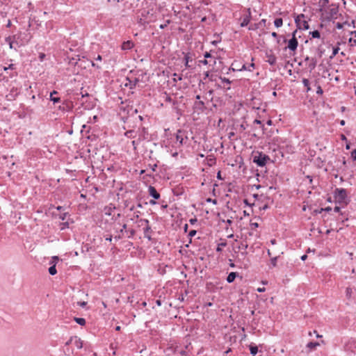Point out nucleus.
Wrapping results in <instances>:
<instances>
[{
	"label": "nucleus",
	"instance_id": "obj_1",
	"mask_svg": "<svg viewBox=\"0 0 356 356\" xmlns=\"http://www.w3.org/2000/svg\"><path fill=\"white\" fill-rule=\"evenodd\" d=\"M270 161V157L263 152H257L256 154L253 156V163H256L259 167L265 166Z\"/></svg>",
	"mask_w": 356,
	"mask_h": 356
},
{
	"label": "nucleus",
	"instance_id": "obj_2",
	"mask_svg": "<svg viewBox=\"0 0 356 356\" xmlns=\"http://www.w3.org/2000/svg\"><path fill=\"white\" fill-rule=\"evenodd\" d=\"M325 12L326 15L325 18L327 20L336 19L339 12V6L337 4L332 3L330 6L327 7V10H325Z\"/></svg>",
	"mask_w": 356,
	"mask_h": 356
},
{
	"label": "nucleus",
	"instance_id": "obj_3",
	"mask_svg": "<svg viewBox=\"0 0 356 356\" xmlns=\"http://www.w3.org/2000/svg\"><path fill=\"white\" fill-rule=\"evenodd\" d=\"M334 195L335 200L339 202H344L347 198V193L344 188H336Z\"/></svg>",
	"mask_w": 356,
	"mask_h": 356
},
{
	"label": "nucleus",
	"instance_id": "obj_4",
	"mask_svg": "<svg viewBox=\"0 0 356 356\" xmlns=\"http://www.w3.org/2000/svg\"><path fill=\"white\" fill-rule=\"evenodd\" d=\"M304 17H305L304 14H300V15H297L295 18V23H296L298 29L307 30L309 29L308 22L305 20H303V21L300 20L301 18H304Z\"/></svg>",
	"mask_w": 356,
	"mask_h": 356
},
{
	"label": "nucleus",
	"instance_id": "obj_5",
	"mask_svg": "<svg viewBox=\"0 0 356 356\" xmlns=\"http://www.w3.org/2000/svg\"><path fill=\"white\" fill-rule=\"evenodd\" d=\"M297 32H298V31L295 30L292 33V38L288 41L287 48L290 51H293V52H295L296 51L298 45V42L296 38Z\"/></svg>",
	"mask_w": 356,
	"mask_h": 356
},
{
	"label": "nucleus",
	"instance_id": "obj_6",
	"mask_svg": "<svg viewBox=\"0 0 356 356\" xmlns=\"http://www.w3.org/2000/svg\"><path fill=\"white\" fill-rule=\"evenodd\" d=\"M266 61L270 65L273 66L277 63V58L274 54L273 50H268L266 51Z\"/></svg>",
	"mask_w": 356,
	"mask_h": 356
},
{
	"label": "nucleus",
	"instance_id": "obj_7",
	"mask_svg": "<svg viewBox=\"0 0 356 356\" xmlns=\"http://www.w3.org/2000/svg\"><path fill=\"white\" fill-rule=\"evenodd\" d=\"M305 61L309 63L308 67L309 68L310 71H312L316 68L318 63L316 57L306 56L305 58Z\"/></svg>",
	"mask_w": 356,
	"mask_h": 356
},
{
	"label": "nucleus",
	"instance_id": "obj_8",
	"mask_svg": "<svg viewBox=\"0 0 356 356\" xmlns=\"http://www.w3.org/2000/svg\"><path fill=\"white\" fill-rule=\"evenodd\" d=\"M356 349V340L350 339L344 345L346 351L353 352Z\"/></svg>",
	"mask_w": 356,
	"mask_h": 356
},
{
	"label": "nucleus",
	"instance_id": "obj_9",
	"mask_svg": "<svg viewBox=\"0 0 356 356\" xmlns=\"http://www.w3.org/2000/svg\"><path fill=\"white\" fill-rule=\"evenodd\" d=\"M251 19V13L250 9L249 8L248 10V14L244 15L242 19V22L241 23V26L244 27L246 26L250 22Z\"/></svg>",
	"mask_w": 356,
	"mask_h": 356
},
{
	"label": "nucleus",
	"instance_id": "obj_10",
	"mask_svg": "<svg viewBox=\"0 0 356 356\" xmlns=\"http://www.w3.org/2000/svg\"><path fill=\"white\" fill-rule=\"evenodd\" d=\"M16 35L8 36L6 38L5 41L9 44L10 49H15L16 50V47L13 46L15 43L18 44V42L15 41Z\"/></svg>",
	"mask_w": 356,
	"mask_h": 356
},
{
	"label": "nucleus",
	"instance_id": "obj_11",
	"mask_svg": "<svg viewBox=\"0 0 356 356\" xmlns=\"http://www.w3.org/2000/svg\"><path fill=\"white\" fill-rule=\"evenodd\" d=\"M149 194L152 196L154 200H158L160 198V194L157 192L156 189L152 186H149Z\"/></svg>",
	"mask_w": 356,
	"mask_h": 356
},
{
	"label": "nucleus",
	"instance_id": "obj_12",
	"mask_svg": "<svg viewBox=\"0 0 356 356\" xmlns=\"http://www.w3.org/2000/svg\"><path fill=\"white\" fill-rule=\"evenodd\" d=\"M73 107V104L70 102H66L63 103L62 105L59 106V109L63 111H70Z\"/></svg>",
	"mask_w": 356,
	"mask_h": 356
},
{
	"label": "nucleus",
	"instance_id": "obj_13",
	"mask_svg": "<svg viewBox=\"0 0 356 356\" xmlns=\"http://www.w3.org/2000/svg\"><path fill=\"white\" fill-rule=\"evenodd\" d=\"M137 132L138 134V140H142L147 138V131L145 127L139 129Z\"/></svg>",
	"mask_w": 356,
	"mask_h": 356
},
{
	"label": "nucleus",
	"instance_id": "obj_14",
	"mask_svg": "<svg viewBox=\"0 0 356 356\" xmlns=\"http://www.w3.org/2000/svg\"><path fill=\"white\" fill-rule=\"evenodd\" d=\"M185 133L184 131L179 129L177 131V133L176 134V139L177 141L179 143L180 145H183L184 143V137Z\"/></svg>",
	"mask_w": 356,
	"mask_h": 356
},
{
	"label": "nucleus",
	"instance_id": "obj_15",
	"mask_svg": "<svg viewBox=\"0 0 356 356\" xmlns=\"http://www.w3.org/2000/svg\"><path fill=\"white\" fill-rule=\"evenodd\" d=\"M194 106L196 109L203 111L206 108L204 102L202 100L195 101L194 103Z\"/></svg>",
	"mask_w": 356,
	"mask_h": 356
},
{
	"label": "nucleus",
	"instance_id": "obj_16",
	"mask_svg": "<svg viewBox=\"0 0 356 356\" xmlns=\"http://www.w3.org/2000/svg\"><path fill=\"white\" fill-rule=\"evenodd\" d=\"M134 47V43L131 40H127L122 44L121 48L122 50H129Z\"/></svg>",
	"mask_w": 356,
	"mask_h": 356
},
{
	"label": "nucleus",
	"instance_id": "obj_17",
	"mask_svg": "<svg viewBox=\"0 0 356 356\" xmlns=\"http://www.w3.org/2000/svg\"><path fill=\"white\" fill-rule=\"evenodd\" d=\"M325 53V49H323V47L321 44L319 45L316 49V56L315 57L318 58H321Z\"/></svg>",
	"mask_w": 356,
	"mask_h": 356
},
{
	"label": "nucleus",
	"instance_id": "obj_18",
	"mask_svg": "<svg viewBox=\"0 0 356 356\" xmlns=\"http://www.w3.org/2000/svg\"><path fill=\"white\" fill-rule=\"evenodd\" d=\"M319 11L322 12L325 10L327 4L329 3V0H319Z\"/></svg>",
	"mask_w": 356,
	"mask_h": 356
},
{
	"label": "nucleus",
	"instance_id": "obj_19",
	"mask_svg": "<svg viewBox=\"0 0 356 356\" xmlns=\"http://www.w3.org/2000/svg\"><path fill=\"white\" fill-rule=\"evenodd\" d=\"M238 275V273L236 272H231L228 276L227 277V282L228 283H232L234 281L235 278Z\"/></svg>",
	"mask_w": 356,
	"mask_h": 356
},
{
	"label": "nucleus",
	"instance_id": "obj_20",
	"mask_svg": "<svg viewBox=\"0 0 356 356\" xmlns=\"http://www.w3.org/2000/svg\"><path fill=\"white\" fill-rule=\"evenodd\" d=\"M152 231L151 227L149 225L145 226L144 227V236L147 238L148 240H151V236L149 234V233Z\"/></svg>",
	"mask_w": 356,
	"mask_h": 356
},
{
	"label": "nucleus",
	"instance_id": "obj_21",
	"mask_svg": "<svg viewBox=\"0 0 356 356\" xmlns=\"http://www.w3.org/2000/svg\"><path fill=\"white\" fill-rule=\"evenodd\" d=\"M58 94V92L56 90H54L50 93V100L52 101L54 103L59 102L60 99V97H56V96H54V95Z\"/></svg>",
	"mask_w": 356,
	"mask_h": 356
},
{
	"label": "nucleus",
	"instance_id": "obj_22",
	"mask_svg": "<svg viewBox=\"0 0 356 356\" xmlns=\"http://www.w3.org/2000/svg\"><path fill=\"white\" fill-rule=\"evenodd\" d=\"M127 228V225L124 224L122 228L120 230L119 234L114 237L115 241H118L122 238L123 232Z\"/></svg>",
	"mask_w": 356,
	"mask_h": 356
},
{
	"label": "nucleus",
	"instance_id": "obj_23",
	"mask_svg": "<svg viewBox=\"0 0 356 356\" xmlns=\"http://www.w3.org/2000/svg\"><path fill=\"white\" fill-rule=\"evenodd\" d=\"M124 134L127 138H134L136 137L138 132L135 130H129L126 131Z\"/></svg>",
	"mask_w": 356,
	"mask_h": 356
},
{
	"label": "nucleus",
	"instance_id": "obj_24",
	"mask_svg": "<svg viewBox=\"0 0 356 356\" xmlns=\"http://www.w3.org/2000/svg\"><path fill=\"white\" fill-rule=\"evenodd\" d=\"M74 345L76 346L78 349H81L83 347V342L81 340V339L78 338L77 337H74Z\"/></svg>",
	"mask_w": 356,
	"mask_h": 356
},
{
	"label": "nucleus",
	"instance_id": "obj_25",
	"mask_svg": "<svg viewBox=\"0 0 356 356\" xmlns=\"http://www.w3.org/2000/svg\"><path fill=\"white\" fill-rule=\"evenodd\" d=\"M353 293V289L351 287H347L346 289V297L348 300L352 299Z\"/></svg>",
	"mask_w": 356,
	"mask_h": 356
},
{
	"label": "nucleus",
	"instance_id": "obj_26",
	"mask_svg": "<svg viewBox=\"0 0 356 356\" xmlns=\"http://www.w3.org/2000/svg\"><path fill=\"white\" fill-rule=\"evenodd\" d=\"M320 344L318 342H313L310 341L307 343V347L309 348L310 350L315 349L317 346H318Z\"/></svg>",
	"mask_w": 356,
	"mask_h": 356
},
{
	"label": "nucleus",
	"instance_id": "obj_27",
	"mask_svg": "<svg viewBox=\"0 0 356 356\" xmlns=\"http://www.w3.org/2000/svg\"><path fill=\"white\" fill-rule=\"evenodd\" d=\"M283 24V20L282 18H277L274 21V25L275 27L279 28L281 27Z\"/></svg>",
	"mask_w": 356,
	"mask_h": 356
},
{
	"label": "nucleus",
	"instance_id": "obj_28",
	"mask_svg": "<svg viewBox=\"0 0 356 356\" xmlns=\"http://www.w3.org/2000/svg\"><path fill=\"white\" fill-rule=\"evenodd\" d=\"M49 273L51 275H54L56 274L57 270L56 268V263H54V264H53L49 268Z\"/></svg>",
	"mask_w": 356,
	"mask_h": 356
},
{
	"label": "nucleus",
	"instance_id": "obj_29",
	"mask_svg": "<svg viewBox=\"0 0 356 356\" xmlns=\"http://www.w3.org/2000/svg\"><path fill=\"white\" fill-rule=\"evenodd\" d=\"M74 319L80 325H86V320L83 318L74 317Z\"/></svg>",
	"mask_w": 356,
	"mask_h": 356
},
{
	"label": "nucleus",
	"instance_id": "obj_30",
	"mask_svg": "<svg viewBox=\"0 0 356 356\" xmlns=\"http://www.w3.org/2000/svg\"><path fill=\"white\" fill-rule=\"evenodd\" d=\"M136 222H138L139 223V226H147L149 225V222L148 220L147 219H140L138 220H137Z\"/></svg>",
	"mask_w": 356,
	"mask_h": 356
},
{
	"label": "nucleus",
	"instance_id": "obj_31",
	"mask_svg": "<svg viewBox=\"0 0 356 356\" xmlns=\"http://www.w3.org/2000/svg\"><path fill=\"white\" fill-rule=\"evenodd\" d=\"M309 35H311L313 38H319L321 37L320 32L317 30L311 31Z\"/></svg>",
	"mask_w": 356,
	"mask_h": 356
},
{
	"label": "nucleus",
	"instance_id": "obj_32",
	"mask_svg": "<svg viewBox=\"0 0 356 356\" xmlns=\"http://www.w3.org/2000/svg\"><path fill=\"white\" fill-rule=\"evenodd\" d=\"M302 83H303L304 86L307 88V92H308L311 90V88L309 87V81L307 79H303Z\"/></svg>",
	"mask_w": 356,
	"mask_h": 356
},
{
	"label": "nucleus",
	"instance_id": "obj_33",
	"mask_svg": "<svg viewBox=\"0 0 356 356\" xmlns=\"http://www.w3.org/2000/svg\"><path fill=\"white\" fill-rule=\"evenodd\" d=\"M184 60H185V66L186 67H191V65L188 64L189 60H191V57L188 54H187L184 56Z\"/></svg>",
	"mask_w": 356,
	"mask_h": 356
},
{
	"label": "nucleus",
	"instance_id": "obj_34",
	"mask_svg": "<svg viewBox=\"0 0 356 356\" xmlns=\"http://www.w3.org/2000/svg\"><path fill=\"white\" fill-rule=\"evenodd\" d=\"M250 353L252 355H255L257 353V352H258L257 346H251L250 347Z\"/></svg>",
	"mask_w": 356,
	"mask_h": 356
},
{
	"label": "nucleus",
	"instance_id": "obj_35",
	"mask_svg": "<svg viewBox=\"0 0 356 356\" xmlns=\"http://www.w3.org/2000/svg\"><path fill=\"white\" fill-rule=\"evenodd\" d=\"M164 98H165V101L166 102H169V103H171L172 102L173 104H175V102L172 100V99L171 98V97L170 95H168L167 93H165L164 94Z\"/></svg>",
	"mask_w": 356,
	"mask_h": 356
},
{
	"label": "nucleus",
	"instance_id": "obj_36",
	"mask_svg": "<svg viewBox=\"0 0 356 356\" xmlns=\"http://www.w3.org/2000/svg\"><path fill=\"white\" fill-rule=\"evenodd\" d=\"M227 245V243L226 242H222V243H220L218 244L217 248H216V251L217 252H222V247H225Z\"/></svg>",
	"mask_w": 356,
	"mask_h": 356
},
{
	"label": "nucleus",
	"instance_id": "obj_37",
	"mask_svg": "<svg viewBox=\"0 0 356 356\" xmlns=\"http://www.w3.org/2000/svg\"><path fill=\"white\" fill-rule=\"evenodd\" d=\"M346 24H347V25L350 26V24H349L348 22H344V23L337 22V23L336 24V28H337V29H342V28L343 27V26H344V25H346Z\"/></svg>",
	"mask_w": 356,
	"mask_h": 356
},
{
	"label": "nucleus",
	"instance_id": "obj_38",
	"mask_svg": "<svg viewBox=\"0 0 356 356\" xmlns=\"http://www.w3.org/2000/svg\"><path fill=\"white\" fill-rule=\"evenodd\" d=\"M339 48L338 47H333V49H332V56H330V58H332L334 56H335L338 52H339Z\"/></svg>",
	"mask_w": 356,
	"mask_h": 356
},
{
	"label": "nucleus",
	"instance_id": "obj_39",
	"mask_svg": "<svg viewBox=\"0 0 356 356\" xmlns=\"http://www.w3.org/2000/svg\"><path fill=\"white\" fill-rule=\"evenodd\" d=\"M259 24L258 23L257 24H251L250 26H249V30H257L259 28Z\"/></svg>",
	"mask_w": 356,
	"mask_h": 356
},
{
	"label": "nucleus",
	"instance_id": "obj_40",
	"mask_svg": "<svg viewBox=\"0 0 356 356\" xmlns=\"http://www.w3.org/2000/svg\"><path fill=\"white\" fill-rule=\"evenodd\" d=\"M277 258L278 257H274L270 259V263L273 267H275L277 266Z\"/></svg>",
	"mask_w": 356,
	"mask_h": 356
},
{
	"label": "nucleus",
	"instance_id": "obj_41",
	"mask_svg": "<svg viewBox=\"0 0 356 356\" xmlns=\"http://www.w3.org/2000/svg\"><path fill=\"white\" fill-rule=\"evenodd\" d=\"M141 214L140 211H136L134 213V218H131L132 220H134V218L138 219L140 217V215Z\"/></svg>",
	"mask_w": 356,
	"mask_h": 356
},
{
	"label": "nucleus",
	"instance_id": "obj_42",
	"mask_svg": "<svg viewBox=\"0 0 356 356\" xmlns=\"http://www.w3.org/2000/svg\"><path fill=\"white\" fill-rule=\"evenodd\" d=\"M129 81V86H130V88H132L134 86H136V83L138 82V80L137 79H136L134 80V81H131L130 80Z\"/></svg>",
	"mask_w": 356,
	"mask_h": 356
},
{
	"label": "nucleus",
	"instance_id": "obj_43",
	"mask_svg": "<svg viewBox=\"0 0 356 356\" xmlns=\"http://www.w3.org/2000/svg\"><path fill=\"white\" fill-rule=\"evenodd\" d=\"M127 232L129 233V235L128 236L129 238L133 237L135 235V230L131 229L127 231Z\"/></svg>",
	"mask_w": 356,
	"mask_h": 356
},
{
	"label": "nucleus",
	"instance_id": "obj_44",
	"mask_svg": "<svg viewBox=\"0 0 356 356\" xmlns=\"http://www.w3.org/2000/svg\"><path fill=\"white\" fill-rule=\"evenodd\" d=\"M140 140H138V139L137 140H133V141L131 142L132 145H133V147H134V149H136L137 145H138V143H139V142H140Z\"/></svg>",
	"mask_w": 356,
	"mask_h": 356
},
{
	"label": "nucleus",
	"instance_id": "obj_45",
	"mask_svg": "<svg viewBox=\"0 0 356 356\" xmlns=\"http://www.w3.org/2000/svg\"><path fill=\"white\" fill-rule=\"evenodd\" d=\"M58 257L57 256L52 257L51 264L53 265L54 263H57L58 261Z\"/></svg>",
	"mask_w": 356,
	"mask_h": 356
},
{
	"label": "nucleus",
	"instance_id": "obj_46",
	"mask_svg": "<svg viewBox=\"0 0 356 356\" xmlns=\"http://www.w3.org/2000/svg\"><path fill=\"white\" fill-rule=\"evenodd\" d=\"M323 211H326V212H330V211H332V208L330 207H325L324 209L322 208V209H320L319 212L321 213Z\"/></svg>",
	"mask_w": 356,
	"mask_h": 356
},
{
	"label": "nucleus",
	"instance_id": "obj_47",
	"mask_svg": "<svg viewBox=\"0 0 356 356\" xmlns=\"http://www.w3.org/2000/svg\"><path fill=\"white\" fill-rule=\"evenodd\" d=\"M266 23V19H262L258 24H259V26H265Z\"/></svg>",
	"mask_w": 356,
	"mask_h": 356
},
{
	"label": "nucleus",
	"instance_id": "obj_48",
	"mask_svg": "<svg viewBox=\"0 0 356 356\" xmlns=\"http://www.w3.org/2000/svg\"><path fill=\"white\" fill-rule=\"evenodd\" d=\"M196 233H197L196 230H194V229L191 230L188 233V236L191 238V237L194 236L196 234Z\"/></svg>",
	"mask_w": 356,
	"mask_h": 356
},
{
	"label": "nucleus",
	"instance_id": "obj_49",
	"mask_svg": "<svg viewBox=\"0 0 356 356\" xmlns=\"http://www.w3.org/2000/svg\"><path fill=\"white\" fill-rule=\"evenodd\" d=\"M351 158L353 161H356V149L351 152Z\"/></svg>",
	"mask_w": 356,
	"mask_h": 356
},
{
	"label": "nucleus",
	"instance_id": "obj_50",
	"mask_svg": "<svg viewBox=\"0 0 356 356\" xmlns=\"http://www.w3.org/2000/svg\"><path fill=\"white\" fill-rule=\"evenodd\" d=\"M220 79H221L222 82H223V83H227L228 84L231 83V81H229V79H227L225 77H224V78L220 77Z\"/></svg>",
	"mask_w": 356,
	"mask_h": 356
},
{
	"label": "nucleus",
	"instance_id": "obj_51",
	"mask_svg": "<svg viewBox=\"0 0 356 356\" xmlns=\"http://www.w3.org/2000/svg\"><path fill=\"white\" fill-rule=\"evenodd\" d=\"M213 90H209L207 92V95H208L209 97H211V101L213 100Z\"/></svg>",
	"mask_w": 356,
	"mask_h": 356
},
{
	"label": "nucleus",
	"instance_id": "obj_52",
	"mask_svg": "<svg viewBox=\"0 0 356 356\" xmlns=\"http://www.w3.org/2000/svg\"><path fill=\"white\" fill-rule=\"evenodd\" d=\"M323 92V89L321 88V87L320 86H318L317 87V90H316V93L318 94V95H322Z\"/></svg>",
	"mask_w": 356,
	"mask_h": 356
},
{
	"label": "nucleus",
	"instance_id": "obj_53",
	"mask_svg": "<svg viewBox=\"0 0 356 356\" xmlns=\"http://www.w3.org/2000/svg\"><path fill=\"white\" fill-rule=\"evenodd\" d=\"M170 20H167L166 23H165V24H161V25L159 26V28H160L161 29H165V28L168 26V24L170 23Z\"/></svg>",
	"mask_w": 356,
	"mask_h": 356
},
{
	"label": "nucleus",
	"instance_id": "obj_54",
	"mask_svg": "<svg viewBox=\"0 0 356 356\" xmlns=\"http://www.w3.org/2000/svg\"><path fill=\"white\" fill-rule=\"evenodd\" d=\"M250 227L252 229H255L259 227V224L257 222H251Z\"/></svg>",
	"mask_w": 356,
	"mask_h": 356
},
{
	"label": "nucleus",
	"instance_id": "obj_55",
	"mask_svg": "<svg viewBox=\"0 0 356 356\" xmlns=\"http://www.w3.org/2000/svg\"><path fill=\"white\" fill-rule=\"evenodd\" d=\"M149 165L150 168L152 169V170L153 172H155V171H156V168H157V165H156V164H154V165H151V164H149Z\"/></svg>",
	"mask_w": 356,
	"mask_h": 356
},
{
	"label": "nucleus",
	"instance_id": "obj_56",
	"mask_svg": "<svg viewBox=\"0 0 356 356\" xmlns=\"http://www.w3.org/2000/svg\"><path fill=\"white\" fill-rule=\"evenodd\" d=\"M207 202H212L213 204H217V200L216 199H211V198H208Z\"/></svg>",
	"mask_w": 356,
	"mask_h": 356
},
{
	"label": "nucleus",
	"instance_id": "obj_57",
	"mask_svg": "<svg viewBox=\"0 0 356 356\" xmlns=\"http://www.w3.org/2000/svg\"><path fill=\"white\" fill-rule=\"evenodd\" d=\"M73 340H74V337H71L66 343H65V346H68L70 345L72 341Z\"/></svg>",
	"mask_w": 356,
	"mask_h": 356
},
{
	"label": "nucleus",
	"instance_id": "obj_58",
	"mask_svg": "<svg viewBox=\"0 0 356 356\" xmlns=\"http://www.w3.org/2000/svg\"><path fill=\"white\" fill-rule=\"evenodd\" d=\"M67 214V213H64L61 214L60 216V219H61L62 220H65Z\"/></svg>",
	"mask_w": 356,
	"mask_h": 356
},
{
	"label": "nucleus",
	"instance_id": "obj_59",
	"mask_svg": "<svg viewBox=\"0 0 356 356\" xmlns=\"http://www.w3.org/2000/svg\"><path fill=\"white\" fill-rule=\"evenodd\" d=\"M197 221L196 218L190 219L189 222L191 224L193 225Z\"/></svg>",
	"mask_w": 356,
	"mask_h": 356
},
{
	"label": "nucleus",
	"instance_id": "obj_60",
	"mask_svg": "<svg viewBox=\"0 0 356 356\" xmlns=\"http://www.w3.org/2000/svg\"><path fill=\"white\" fill-rule=\"evenodd\" d=\"M241 247L242 248L246 250L248 247V245L247 243H243V242L241 243Z\"/></svg>",
	"mask_w": 356,
	"mask_h": 356
},
{
	"label": "nucleus",
	"instance_id": "obj_61",
	"mask_svg": "<svg viewBox=\"0 0 356 356\" xmlns=\"http://www.w3.org/2000/svg\"><path fill=\"white\" fill-rule=\"evenodd\" d=\"M112 238H113L112 236L109 235L108 236H107L106 238V241L111 242L112 241Z\"/></svg>",
	"mask_w": 356,
	"mask_h": 356
},
{
	"label": "nucleus",
	"instance_id": "obj_62",
	"mask_svg": "<svg viewBox=\"0 0 356 356\" xmlns=\"http://www.w3.org/2000/svg\"><path fill=\"white\" fill-rule=\"evenodd\" d=\"M13 64H10L8 67H4V70L6 71L8 69H13Z\"/></svg>",
	"mask_w": 356,
	"mask_h": 356
},
{
	"label": "nucleus",
	"instance_id": "obj_63",
	"mask_svg": "<svg viewBox=\"0 0 356 356\" xmlns=\"http://www.w3.org/2000/svg\"><path fill=\"white\" fill-rule=\"evenodd\" d=\"M254 124H261V122L259 120L256 119L254 120Z\"/></svg>",
	"mask_w": 356,
	"mask_h": 356
},
{
	"label": "nucleus",
	"instance_id": "obj_64",
	"mask_svg": "<svg viewBox=\"0 0 356 356\" xmlns=\"http://www.w3.org/2000/svg\"><path fill=\"white\" fill-rule=\"evenodd\" d=\"M209 57H211V54L209 52H206L204 54V58H209Z\"/></svg>",
	"mask_w": 356,
	"mask_h": 356
}]
</instances>
